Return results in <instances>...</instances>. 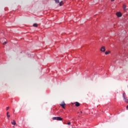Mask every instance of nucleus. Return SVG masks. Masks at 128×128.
<instances>
[{
    "label": "nucleus",
    "mask_w": 128,
    "mask_h": 128,
    "mask_svg": "<svg viewBox=\"0 0 128 128\" xmlns=\"http://www.w3.org/2000/svg\"><path fill=\"white\" fill-rule=\"evenodd\" d=\"M53 120H62V118L60 117H54L52 118Z\"/></svg>",
    "instance_id": "f257e3e1"
},
{
    "label": "nucleus",
    "mask_w": 128,
    "mask_h": 128,
    "mask_svg": "<svg viewBox=\"0 0 128 128\" xmlns=\"http://www.w3.org/2000/svg\"><path fill=\"white\" fill-rule=\"evenodd\" d=\"M126 108H128V105L127 106H126Z\"/></svg>",
    "instance_id": "a211bd4d"
},
{
    "label": "nucleus",
    "mask_w": 128,
    "mask_h": 128,
    "mask_svg": "<svg viewBox=\"0 0 128 128\" xmlns=\"http://www.w3.org/2000/svg\"><path fill=\"white\" fill-rule=\"evenodd\" d=\"M122 8H123V10L124 12H126V4H123Z\"/></svg>",
    "instance_id": "7ed1b4c3"
},
{
    "label": "nucleus",
    "mask_w": 128,
    "mask_h": 128,
    "mask_svg": "<svg viewBox=\"0 0 128 128\" xmlns=\"http://www.w3.org/2000/svg\"><path fill=\"white\" fill-rule=\"evenodd\" d=\"M60 105L61 106H62L63 108H66V107H64V106L66 105V104L64 103V102H62Z\"/></svg>",
    "instance_id": "39448f33"
},
{
    "label": "nucleus",
    "mask_w": 128,
    "mask_h": 128,
    "mask_svg": "<svg viewBox=\"0 0 128 128\" xmlns=\"http://www.w3.org/2000/svg\"><path fill=\"white\" fill-rule=\"evenodd\" d=\"M67 124H68V126H70V122H68Z\"/></svg>",
    "instance_id": "dca6fc26"
},
{
    "label": "nucleus",
    "mask_w": 128,
    "mask_h": 128,
    "mask_svg": "<svg viewBox=\"0 0 128 128\" xmlns=\"http://www.w3.org/2000/svg\"><path fill=\"white\" fill-rule=\"evenodd\" d=\"M100 52H106V47H104V46H102L100 50Z\"/></svg>",
    "instance_id": "f03ea898"
},
{
    "label": "nucleus",
    "mask_w": 128,
    "mask_h": 128,
    "mask_svg": "<svg viewBox=\"0 0 128 128\" xmlns=\"http://www.w3.org/2000/svg\"><path fill=\"white\" fill-rule=\"evenodd\" d=\"M116 15L117 16H118V18H120V16H122V13H120V12H118L116 14Z\"/></svg>",
    "instance_id": "20e7f679"
},
{
    "label": "nucleus",
    "mask_w": 128,
    "mask_h": 128,
    "mask_svg": "<svg viewBox=\"0 0 128 128\" xmlns=\"http://www.w3.org/2000/svg\"><path fill=\"white\" fill-rule=\"evenodd\" d=\"M62 4H64V2H60V6H62Z\"/></svg>",
    "instance_id": "f8f14e48"
},
{
    "label": "nucleus",
    "mask_w": 128,
    "mask_h": 128,
    "mask_svg": "<svg viewBox=\"0 0 128 128\" xmlns=\"http://www.w3.org/2000/svg\"><path fill=\"white\" fill-rule=\"evenodd\" d=\"M81 112V114H82V112Z\"/></svg>",
    "instance_id": "6ab92c4d"
},
{
    "label": "nucleus",
    "mask_w": 128,
    "mask_h": 128,
    "mask_svg": "<svg viewBox=\"0 0 128 128\" xmlns=\"http://www.w3.org/2000/svg\"><path fill=\"white\" fill-rule=\"evenodd\" d=\"M6 110H10V107H7Z\"/></svg>",
    "instance_id": "2eb2a0df"
},
{
    "label": "nucleus",
    "mask_w": 128,
    "mask_h": 128,
    "mask_svg": "<svg viewBox=\"0 0 128 128\" xmlns=\"http://www.w3.org/2000/svg\"><path fill=\"white\" fill-rule=\"evenodd\" d=\"M8 114H10V112H6V116H7V118H10V115Z\"/></svg>",
    "instance_id": "6e6552de"
},
{
    "label": "nucleus",
    "mask_w": 128,
    "mask_h": 128,
    "mask_svg": "<svg viewBox=\"0 0 128 128\" xmlns=\"http://www.w3.org/2000/svg\"><path fill=\"white\" fill-rule=\"evenodd\" d=\"M33 26L34 28H38V24L36 23H35L33 24Z\"/></svg>",
    "instance_id": "1a4fd4ad"
},
{
    "label": "nucleus",
    "mask_w": 128,
    "mask_h": 128,
    "mask_svg": "<svg viewBox=\"0 0 128 128\" xmlns=\"http://www.w3.org/2000/svg\"><path fill=\"white\" fill-rule=\"evenodd\" d=\"M76 106H80V104L78 103V102H76L75 103Z\"/></svg>",
    "instance_id": "0eeeda50"
},
{
    "label": "nucleus",
    "mask_w": 128,
    "mask_h": 128,
    "mask_svg": "<svg viewBox=\"0 0 128 128\" xmlns=\"http://www.w3.org/2000/svg\"><path fill=\"white\" fill-rule=\"evenodd\" d=\"M123 98H124V100H126V96H124V94H123Z\"/></svg>",
    "instance_id": "ddd939ff"
},
{
    "label": "nucleus",
    "mask_w": 128,
    "mask_h": 128,
    "mask_svg": "<svg viewBox=\"0 0 128 128\" xmlns=\"http://www.w3.org/2000/svg\"><path fill=\"white\" fill-rule=\"evenodd\" d=\"M56 4H59L60 3V0H54Z\"/></svg>",
    "instance_id": "9b49d317"
},
{
    "label": "nucleus",
    "mask_w": 128,
    "mask_h": 128,
    "mask_svg": "<svg viewBox=\"0 0 128 128\" xmlns=\"http://www.w3.org/2000/svg\"><path fill=\"white\" fill-rule=\"evenodd\" d=\"M2 44H4V46L6 44V42H4Z\"/></svg>",
    "instance_id": "4468645a"
},
{
    "label": "nucleus",
    "mask_w": 128,
    "mask_h": 128,
    "mask_svg": "<svg viewBox=\"0 0 128 128\" xmlns=\"http://www.w3.org/2000/svg\"><path fill=\"white\" fill-rule=\"evenodd\" d=\"M11 124H14V126H16V120H13V121L11 122Z\"/></svg>",
    "instance_id": "423d86ee"
},
{
    "label": "nucleus",
    "mask_w": 128,
    "mask_h": 128,
    "mask_svg": "<svg viewBox=\"0 0 128 128\" xmlns=\"http://www.w3.org/2000/svg\"><path fill=\"white\" fill-rule=\"evenodd\" d=\"M110 54V51L106 52L105 54Z\"/></svg>",
    "instance_id": "9d476101"
},
{
    "label": "nucleus",
    "mask_w": 128,
    "mask_h": 128,
    "mask_svg": "<svg viewBox=\"0 0 128 128\" xmlns=\"http://www.w3.org/2000/svg\"><path fill=\"white\" fill-rule=\"evenodd\" d=\"M114 0H111V2H114Z\"/></svg>",
    "instance_id": "f3484780"
}]
</instances>
